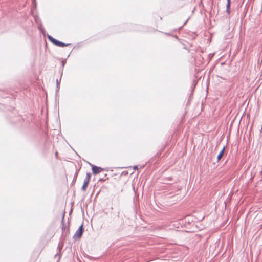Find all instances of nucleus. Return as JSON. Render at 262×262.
<instances>
[{
  "label": "nucleus",
  "instance_id": "0eeeda50",
  "mask_svg": "<svg viewBox=\"0 0 262 262\" xmlns=\"http://www.w3.org/2000/svg\"><path fill=\"white\" fill-rule=\"evenodd\" d=\"M61 81V77L59 79H56V91H58L59 90V83Z\"/></svg>",
  "mask_w": 262,
  "mask_h": 262
},
{
  "label": "nucleus",
  "instance_id": "6e6552de",
  "mask_svg": "<svg viewBox=\"0 0 262 262\" xmlns=\"http://www.w3.org/2000/svg\"><path fill=\"white\" fill-rule=\"evenodd\" d=\"M90 177H91V173H89V172L86 173V177H85V178L84 179V180L86 181H88V182H90Z\"/></svg>",
  "mask_w": 262,
  "mask_h": 262
},
{
  "label": "nucleus",
  "instance_id": "7ed1b4c3",
  "mask_svg": "<svg viewBox=\"0 0 262 262\" xmlns=\"http://www.w3.org/2000/svg\"><path fill=\"white\" fill-rule=\"evenodd\" d=\"M90 165L92 166V170L93 173L94 174H97L98 173H100V172L103 171L104 169L103 168H101L100 167H98L97 166L92 165L91 164H90Z\"/></svg>",
  "mask_w": 262,
  "mask_h": 262
},
{
  "label": "nucleus",
  "instance_id": "423d86ee",
  "mask_svg": "<svg viewBox=\"0 0 262 262\" xmlns=\"http://www.w3.org/2000/svg\"><path fill=\"white\" fill-rule=\"evenodd\" d=\"M89 182L84 180L83 185L81 187V190L83 191H85L86 187L89 185Z\"/></svg>",
  "mask_w": 262,
  "mask_h": 262
},
{
  "label": "nucleus",
  "instance_id": "9b49d317",
  "mask_svg": "<svg viewBox=\"0 0 262 262\" xmlns=\"http://www.w3.org/2000/svg\"><path fill=\"white\" fill-rule=\"evenodd\" d=\"M133 169H134V170H137V169H138V166H137V165H135V166H133Z\"/></svg>",
  "mask_w": 262,
  "mask_h": 262
},
{
  "label": "nucleus",
  "instance_id": "ddd939ff",
  "mask_svg": "<svg viewBox=\"0 0 262 262\" xmlns=\"http://www.w3.org/2000/svg\"><path fill=\"white\" fill-rule=\"evenodd\" d=\"M105 179H102V178H100V179H99V181H105Z\"/></svg>",
  "mask_w": 262,
  "mask_h": 262
},
{
  "label": "nucleus",
  "instance_id": "f8f14e48",
  "mask_svg": "<svg viewBox=\"0 0 262 262\" xmlns=\"http://www.w3.org/2000/svg\"><path fill=\"white\" fill-rule=\"evenodd\" d=\"M62 247H60L59 245H58V249L59 250V251H60L61 249H62Z\"/></svg>",
  "mask_w": 262,
  "mask_h": 262
},
{
  "label": "nucleus",
  "instance_id": "4468645a",
  "mask_svg": "<svg viewBox=\"0 0 262 262\" xmlns=\"http://www.w3.org/2000/svg\"><path fill=\"white\" fill-rule=\"evenodd\" d=\"M231 2L230 0H227V4H230Z\"/></svg>",
  "mask_w": 262,
  "mask_h": 262
},
{
  "label": "nucleus",
  "instance_id": "f03ea898",
  "mask_svg": "<svg viewBox=\"0 0 262 262\" xmlns=\"http://www.w3.org/2000/svg\"><path fill=\"white\" fill-rule=\"evenodd\" d=\"M83 231V225L79 226L76 233L74 234L73 238H79L81 237Z\"/></svg>",
  "mask_w": 262,
  "mask_h": 262
},
{
  "label": "nucleus",
  "instance_id": "2eb2a0df",
  "mask_svg": "<svg viewBox=\"0 0 262 262\" xmlns=\"http://www.w3.org/2000/svg\"><path fill=\"white\" fill-rule=\"evenodd\" d=\"M55 156H56V158H57V152H56V153H55Z\"/></svg>",
  "mask_w": 262,
  "mask_h": 262
},
{
  "label": "nucleus",
  "instance_id": "1a4fd4ad",
  "mask_svg": "<svg viewBox=\"0 0 262 262\" xmlns=\"http://www.w3.org/2000/svg\"><path fill=\"white\" fill-rule=\"evenodd\" d=\"M230 4H227L226 5V12L228 14L230 13Z\"/></svg>",
  "mask_w": 262,
  "mask_h": 262
},
{
  "label": "nucleus",
  "instance_id": "9d476101",
  "mask_svg": "<svg viewBox=\"0 0 262 262\" xmlns=\"http://www.w3.org/2000/svg\"><path fill=\"white\" fill-rule=\"evenodd\" d=\"M196 81L195 80H193V83H192L193 89L195 87V86L196 85Z\"/></svg>",
  "mask_w": 262,
  "mask_h": 262
},
{
  "label": "nucleus",
  "instance_id": "dca6fc26",
  "mask_svg": "<svg viewBox=\"0 0 262 262\" xmlns=\"http://www.w3.org/2000/svg\"><path fill=\"white\" fill-rule=\"evenodd\" d=\"M39 29L42 32V30H41V27H39Z\"/></svg>",
  "mask_w": 262,
  "mask_h": 262
},
{
  "label": "nucleus",
  "instance_id": "20e7f679",
  "mask_svg": "<svg viewBox=\"0 0 262 262\" xmlns=\"http://www.w3.org/2000/svg\"><path fill=\"white\" fill-rule=\"evenodd\" d=\"M64 213L62 214V218L61 221V230L63 233H65L66 234H69V228L67 229V226L64 222Z\"/></svg>",
  "mask_w": 262,
  "mask_h": 262
},
{
  "label": "nucleus",
  "instance_id": "f257e3e1",
  "mask_svg": "<svg viewBox=\"0 0 262 262\" xmlns=\"http://www.w3.org/2000/svg\"><path fill=\"white\" fill-rule=\"evenodd\" d=\"M48 38L52 43H53L54 45H55V46H58V47H63L68 46L70 45L69 43L66 44L61 41H60L55 39L51 35H48Z\"/></svg>",
  "mask_w": 262,
  "mask_h": 262
},
{
  "label": "nucleus",
  "instance_id": "39448f33",
  "mask_svg": "<svg viewBox=\"0 0 262 262\" xmlns=\"http://www.w3.org/2000/svg\"><path fill=\"white\" fill-rule=\"evenodd\" d=\"M226 148V146H224L222 149L221 150V151L219 152L217 156V161H219L221 158L223 157V155L224 154L225 150Z\"/></svg>",
  "mask_w": 262,
  "mask_h": 262
}]
</instances>
